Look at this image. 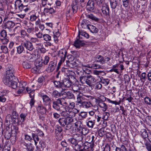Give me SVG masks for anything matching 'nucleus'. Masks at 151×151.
I'll return each instance as SVG.
<instances>
[{
    "label": "nucleus",
    "mask_w": 151,
    "mask_h": 151,
    "mask_svg": "<svg viewBox=\"0 0 151 151\" xmlns=\"http://www.w3.org/2000/svg\"><path fill=\"white\" fill-rule=\"evenodd\" d=\"M14 73V70L12 69L7 70L3 78V82L5 85L15 89L17 87V83L14 80V78H15Z\"/></svg>",
    "instance_id": "obj_1"
},
{
    "label": "nucleus",
    "mask_w": 151,
    "mask_h": 151,
    "mask_svg": "<svg viewBox=\"0 0 151 151\" xmlns=\"http://www.w3.org/2000/svg\"><path fill=\"white\" fill-rule=\"evenodd\" d=\"M142 147H146L148 151L151 150V145L148 138V134L145 129H142Z\"/></svg>",
    "instance_id": "obj_2"
},
{
    "label": "nucleus",
    "mask_w": 151,
    "mask_h": 151,
    "mask_svg": "<svg viewBox=\"0 0 151 151\" xmlns=\"http://www.w3.org/2000/svg\"><path fill=\"white\" fill-rule=\"evenodd\" d=\"M79 80L82 83L86 84L89 86H92L96 81L95 78L91 75L81 76L80 77Z\"/></svg>",
    "instance_id": "obj_3"
},
{
    "label": "nucleus",
    "mask_w": 151,
    "mask_h": 151,
    "mask_svg": "<svg viewBox=\"0 0 151 151\" xmlns=\"http://www.w3.org/2000/svg\"><path fill=\"white\" fill-rule=\"evenodd\" d=\"M57 58L51 59L50 61L46 68V71L48 73L53 72L55 70L57 64Z\"/></svg>",
    "instance_id": "obj_4"
},
{
    "label": "nucleus",
    "mask_w": 151,
    "mask_h": 151,
    "mask_svg": "<svg viewBox=\"0 0 151 151\" xmlns=\"http://www.w3.org/2000/svg\"><path fill=\"white\" fill-rule=\"evenodd\" d=\"M65 99L61 98L57 99L52 102V108L57 111H60V105L63 106Z\"/></svg>",
    "instance_id": "obj_5"
},
{
    "label": "nucleus",
    "mask_w": 151,
    "mask_h": 151,
    "mask_svg": "<svg viewBox=\"0 0 151 151\" xmlns=\"http://www.w3.org/2000/svg\"><path fill=\"white\" fill-rule=\"evenodd\" d=\"M26 90L28 93L29 94L30 97L31 98L29 102V104L31 107L34 106L35 102V100L34 99L35 91L34 90H32L30 88L26 87Z\"/></svg>",
    "instance_id": "obj_6"
},
{
    "label": "nucleus",
    "mask_w": 151,
    "mask_h": 151,
    "mask_svg": "<svg viewBox=\"0 0 151 151\" xmlns=\"http://www.w3.org/2000/svg\"><path fill=\"white\" fill-rule=\"evenodd\" d=\"M75 103L73 102H70L64 100L63 107L65 111H69L73 110L75 109Z\"/></svg>",
    "instance_id": "obj_7"
},
{
    "label": "nucleus",
    "mask_w": 151,
    "mask_h": 151,
    "mask_svg": "<svg viewBox=\"0 0 151 151\" xmlns=\"http://www.w3.org/2000/svg\"><path fill=\"white\" fill-rule=\"evenodd\" d=\"M1 38L0 40L1 42L4 44H7L9 42V39L7 37V32L4 30H2L0 32Z\"/></svg>",
    "instance_id": "obj_8"
},
{
    "label": "nucleus",
    "mask_w": 151,
    "mask_h": 151,
    "mask_svg": "<svg viewBox=\"0 0 151 151\" xmlns=\"http://www.w3.org/2000/svg\"><path fill=\"white\" fill-rule=\"evenodd\" d=\"M22 45L24 46V47L27 50L26 52L27 53L29 52L28 51H32L34 49L32 44L29 41H22Z\"/></svg>",
    "instance_id": "obj_9"
},
{
    "label": "nucleus",
    "mask_w": 151,
    "mask_h": 151,
    "mask_svg": "<svg viewBox=\"0 0 151 151\" xmlns=\"http://www.w3.org/2000/svg\"><path fill=\"white\" fill-rule=\"evenodd\" d=\"M12 137H13V143L15 142L16 140L17 135L19 132L18 127L14 125H13L11 127V132Z\"/></svg>",
    "instance_id": "obj_10"
},
{
    "label": "nucleus",
    "mask_w": 151,
    "mask_h": 151,
    "mask_svg": "<svg viewBox=\"0 0 151 151\" xmlns=\"http://www.w3.org/2000/svg\"><path fill=\"white\" fill-rule=\"evenodd\" d=\"M68 112L67 118L71 120L72 122L73 121V117L75 116L76 114L79 112V110L75 108L73 110L67 111Z\"/></svg>",
    "instance_id": "obj_11"
},
{
    "label": "nucleus",
    "mask_w": 151,
    "mask_h": 151,
    "mask_svg": "<svg viewBox=\"0 0 151 151\" xmlns=\"http://www.w3.org/2000/svg\"><path fill=\"white\" fill-rule=\"evenodd\" d=\"M58 122L60 125L63 127H65L66 124L72 122L67 117L60 118L59 119Z\"/></svg>",
    "instance_id": "obj_12"
},
{
    "label": "nucleus",
    "mask_w": 151,
    "mask_h": 151,
    "mask_svg": "<svg viewBox=\"0 0 151 151\" xmlns=\"http://www.w3.org/2000/svg\"><path fill=\"white\" fill-rule=\"evenodd\" d=\"M100 6H98L97 5V6L98 7H99L100 8L101 7H102L101 9L104 15L106 16H109V6L106 3H105V2L104 3V4H102Z\"/></svg>",
    "instance_id": "obj_13"
},
{
    "label": "nucleus",
    "mask_w": 151,
    "mask_h": 151,
    "mask_svg": "<svg viewBox=\"0 0 151 151\" xmlns=\"http://www.w3.org/2000/svg\"><path fill=\"white\" fill-rule=\"evenodd\" d=\"M93 99H94L95 101L98 105V106L102 109L103 111H105L107 109V106L105 103L101 100L94 98Z\"/></svg>",
    "instance_id": "obj_14"
},
{
    "label": "nucleus",
    "mask_w": 151,
    "mask_h": 151,
    "mask_svg": "<svg viewBox=\"0 0 151 151\" xmlns=\"http://www.w3.org/2000/svg\"><path fill=\"white\" fill-rule=\"evenodd\" d=\"M85 45V43L83 41L80 40V37L78 36L77 37L76 40L74 42L73 45L77 48H80L81 47Z\"/></svg>",
    "instance_id": "obj_15"
},
{
    "label": "nucleus",
    "mask_w": 151,
    "mask_h": 151,
    "mask_svg": "<svg viewBox=\"0 0 151 151\" xmlns=\"http://www.w3.org/2000/svg\"><path fill=\"white\" fill-rule=\"evenodd\" d=\"M83 149L87 150L89 148L91 151L93 150V148L94 147V143L93 142L90 143L89 142H86L84 143L82 142Z\"/></svg>",
    "instance_id": "obj_16"
},
{
    "label": "nucleus",
    "mask_w": 151,
    "mask_h": 151,
    "mask_svg": "<svg viewBox=\"0 0 151 151\" xmlns=\"http://www.w3.org/2000/svg\"><path fill=\"white\" fill-rule=\"evenodd\" d=\"M46 111V108L42 104L39 105L37 108V112L38 114L44 115Z\"/></svg>",
    "instance_id": "obj_17"
},
{
    "label": "nucleus",
    "mask_w": 151,
    "mask_h": 151,
    "mask_svg": "<svg viewBox=\"0 0 151 151\" xmlns=\"http://www.w3.org/2000/svg\"><path fill=\"white\" fill-rule=\"evenodd\" d=\"M40 96L42 98L43 102L45 104H47L50 103L51 99L48 96L42 93L40 94Z\"/></svg>",
    "instance_id": "obj_18"
},
{
    "label": "nucleus",
    "mask_w": 151,
    "mask_h": 151,
    "mask_svg": "<svg viewBox=\"0 0 151 151\" xmlns=\"http://www.w3.org/2000/svg\"><path fill=\"white\" fill-rule=\"evenodd\" d=\"M94 3L92 0H89L87 3L86 8L87 10L92 11L94 9Z\"/></svg>",
    "instance_id": "obj_19"
},
{
    "label": "nucleus",
    "mask_w": 151,
    "mask_h": 151,
    "mask_svg": "<svg viewBox=\"0 0 151 151\" xmlns=\"http://www.w3.org/2000/svg\"><path fill=\"white\" fill-rule=\"evenodd\" d=\"M62 81L63 88H69L71 86L72 82L71 81L68 79H64Z\"/></svg>",
    "instance_id": "obj_20"
},
{
    "label": "nucleus",
    "mask_w": 151,
    "mask_h": 151,
    "mask_svg": "<svg viewBox=\"0 0 151 151\" xmlns=\"http://www.w3.org/2000/svg\"><path fill=\"white\" fill-rule=\"evenodd\" d=\"M105 62L104 58L101 55H98L95 58V62L98 63L101 65L104 64Z\"/></svg>",
    "instance_id": "obj_21"
},
{
    "label": "nucleus",
    "mask_w": 151,
    "mask_h": 151,
    "mask_svg": "<svg viewBox=\"0 0 151 151\" xmlns=\"http://www.w3.org/2000/svg\"><path fill=\"white\" fill-rule=\"evenodd\" d=\"M26 85V83L25 82H23L20 83L19 89L17 91L18 94H19L23 92L24 91Z\"/></svg>",
    "instance_id": "obj_22"
},
{
    "label": "nucleus",
    "mask_w": 151,
    "mask_h": 151,
    "mask_svg": "<svg viewBox=\"0 0 151 151\" xmlns=\"http://www.w3.org/2000/svg\"><path fill=\"white\" fill-rule=\"evenodd\" d=\"M44 10V13L47 14H53L55 12V10L52 7L50 8H45Z\"/></svg>",
    "instance_id": "obj_23"
},
{
    "label": "nucleus",
    "mask_w": 151,
    "mask_h": 151,
    "mask_svg": "<svg viewBox=\"0 0 151 151\" xmlns=\"http://www.w3.org/2000/svg\"><path fill=\"white\" fill-rule=\"evenodd\" d=\"M17 11L19 12H22L23 11H24L25 12H26L28 11L29 9L27 7V5L24 6L23 4L19 7L17 9H15Z\"/></svg>",
    "instance_id": "obj_24"
},
{
    "label": "nucleus",
    "mask_w": 151,
    "mask_h": 151,
    "mask_svg": "<svg viewBox=\"0 0 151 151\" xmlns=\"http://www.w3.org/2000/svg\"><path fill=\"white\" fill-rule=\"evenodd\" d=\"M17 52L19 54L25 52V50L24 46L22 45V42L20 45L17 47Z\"/></svg>",
    "instance_id": "obj_25"
},
{
    "label": "nucleus",
    "mask_w": 151,
    "mask_h": 151,
    "mask_svg": "<svg viewBox=\"0 0 151 151\" xmlns=\"http://www.w3.org/2000/svg\"><path fill=\"white\" fill-rule=\"evenodd\" d=\"M78 9L77 2L75 1L71 5V9L69 10L68 12L69 13L70 11H72L73 13H75L77 12Z\"/></svg>",
    "instance_id": "obj_26"
},
{
    "label": "nucleus",
    "mask_w": 151,
    "mask_h": 151,
    "mask_svg": "<svg viewBox=\"0 0 151 151\" xmlns=\"http://www.w3.org/2000/svg\"><path fill=\"white\" fill-rule=\"evenodd\" d=\"M73 147L75 151H82L83 149L82 143L79 144L78 143L75 146H73Z\"/></svg>",
    "instance_id": "obj_27"
},
{
    "label": "nucleus",
    "mask_w": 151,
    "mask_h": 151,
    "mask_svg": "<svg viewBox=\"0 0 151 151\" xmlns=\"http://www.w3.org/2000/svg\"><path fill=\"white\" fill-rule=\"evenodd\" d=\"M75 126L77 128V130L79 131H81L83 128L82 122L80 121L76 122L75 123Z\"/></svg>",
    "instance_id": "obj_28"
},
{
    "label": "nucleus",
    "mask_w": 151,
    "mask_h": 151,
    "mask_svg": "<svg viewBox=\"0 0 151 151\" xmlns=\"http://www.w3.org/2000/svg\"><path fill=\"white\" fill-rule=\"evenodd\" d=\"M72 90L74 93L76 92L77 95L78 94H81L80 92V88L78 85L77 84H73L72 86Z\"/></svg>",
    "instance_id": "obj_29"
},
{
    "label": "nucleus",
    "mask_w": 151,
    "mask_h": 151,
    "mask_svg": "<svg viewBox=\"0 0 151 151\" xmlns=\"http://www.w3.org/2000/svg\"><path fill=\"white\" fill-rule=\"evenodd\" d=\"M50 57L48 55H45L44 56L41 60V61H43L44 63V65H47L48 63L50 62Z\"/></svg>",
    "instance_id": "obj_30"
},
{
    "label": "nucleus",
    "mask_w": 151,
    "mask_h": 151,
    "mask_svg": "<svg viewBox=\"0 0 151 151\" xmlns=\"http://www.w3.org/2000/svg\"><path fill=\"white\" fill-rule=\"evenodd\" d=\"M54 86L55 87L58 88H63L62 81H53Z\"/></svg>",
    "instance_id": "obj_31"
},
{
    "label": "nucleus",
    "mask_w": 151,
    "mask_h": 151,
    "mask_svg": "<svg viewBox=\"0 0 151 151\" xmlns=\"http://www.w3.org/2000/svg\"><path fill=\"white\" fill-rule=\"evenodd\" d=\"M24 145L26 147V149L27 151H34V147L31 143H26L24 142Z\"/></svg>",
    "instance_id": "obj_32"
},
{
    "label": "nucleus",
    "mask_w": 151,
    "mask_h": 151,
    "mask_svg": "<svg viewBox=\"0 0 151 151\" xmlns=\"http://www.w3.org/2000/svg\"><path fill=\"white\" fill-rule=\"evenodd\" d=\"M22 65L24 68L25 69H30L32 67V65L30 62L28 61H25L23 62Z\"/></svg>",
    "instance_id": "obj_33"
},
{
    "label": "nucleus",
    "mask_w": 151,
    "mask_h": 151,
    "mask_svg": "<svg viewBox=\"0 0 151 151\" xmlns=\"http://www.w3.org/2000/svg\"><path fill=\"white\" fill-rule=\"evenodd\" d=\"M60 57L61 58V59L60 60L58 64V66L57 67V70H58L60 66L61 65V64H62V63L63 62L65 59L66 58V54L65 53V54L63 55H60Z\"/></svg>",
    "instance_id": "obj_34"
},
{
    "label": "nucleus",
    "mask_w": 151,
    "mask_h": 151,
    "mask_svg": "<svg viewBox=\"0 0 151 151\" xmlns=\"http://www.w3.org/2000/svg\"><path fill=\"white\" fill-rule=\"evenodd\" d=\"M32 139L35 142V145H37V144L38 142L39 141L40 138L35 133H33L32 134Z\"/></svg>",
    "instance_id": "obj_35"
},
{
    "label": "nucleus",
    "mask_w": 151,
    "mask_h": 151,
    "mask_svg": "<svg viewBox=\"0 0 151 151\" xmlns=\"http://www.w3.org/2000/svg\"><path fill=\"white\" fill-rule=\"evenodd\" d=\"M12 115V118L14 119H17L18 117V114L16 112L15 107L14 106L12 109L10 110Z\"/></svg>",
    "instance_id": "obj_36"
},
{
    "label": "nucleus",
    "mask_w": 151,
    "mask_h": 151,
    "mask_svg": "<svg viewBox=\"0 0 151 151\" xmlns=\"http://www.w3.org/2000/svg\"><path fill=\"white\" fill-rule=\"evenodd\" d=\"M5 137L7 139H9L10 138H11V142L13 143V137H12V134L11 133H10V132L8 131H6L5 132V134L4 135Z\"/></svg>",
    "instance_id": "obj_37"
},
{
    "label": "nucleus",
    "mask_w": 151,
    "mask_h": 151,
    "mask_svg": "<svg viewBox=\"0 0 151 151\" xmlns=\"http://www.w3.org/2000/svg\"><path fill=\"white\" fill-rule=\"evenodd\" d=\"M67 141L70 144L72 145H74V146H75L78 143L76 139L73 137H70L68 138Z\"/></svg>",
    "instance_id": "obj_38"
},
{
    "label": "nucleus",
    "mask_w": 151,
    "mask_h": 151,
    "mask_svg": "<svg viewBox=\"0 0 151 151\" xmlns=\"http://www.w3.org/2000/svg\"><path fill=\"white\" fill-rule=\"evenodd\" d=\"M27 115V114L26 113H21L20 115V117L21 118L20 121L18 122L17 123L19 124L20 122H21V123L23 122L26 119Z\"/></svg>",
    "instance_id": "obj_39"
},
{
    "label": "nucleus",
    "mask_w": 151,
    "mask_h": 151,
    "mask_svg": "<svg viewBox=\"0 0 151 151\" xmlns=\"http://www.w3.org/2000/svg\"><path fill=\"white\" fill-rule=\"evenodd\" d=\"M83 108H88L91 106V103L90 102L83 101L81 104Z\"/></svg>",
    "instance_id": "obj_40"
},
{
    "label": "nucleus",
    "mask_w": 151,
    "mask_h": 151,
    "mask_svg": "<svg viewBox=\"0 0 151 151\" xmlns=\"http://www.w3.org/2000/svg\"><path fill=\"white\" fill-rule=\"evenodd\" d=\"M87 113L85 112H81L78 115L79 118L81 120L86 118L87 117Z\"/></svg>",
    "instance_id": "obj_41"
},
{
    "label": "nucleus",
    "mask_w": 151,
    "mask_h": 151,
    "mask_svg": "<svg viewBox=\"0 0 151 151\" xmlns=\"http://www.w3.org/2000/svg\"><path fill=\"white\" fill-rule=\"evenodd\" d=\"M4 6L3 4L2 0H0V11L1 12V15H3L4 14Z\"/></svg>",
    "instance_id": "obj_42"
},
{
    "label": "nucleus",
    "mask_w": 151,
    "mask_h": 151,
    "mask_svg": "<svg viewBox=\"0 0 151 151\" xmlns=\"http://www.w3.org/2000/svg\"><path fill=\"white\" fill-rule=\"evenodd\" d=\"M118 0H110V3L111 8L113 9H115L117 5Z\"/></svg>",
    "instance_id": "obj_43"
},
{
    "label": "nucleus",
    "mask_w": 151,
    "mask_h": 151,
    "mask_svg": "<svg viewBox=\"0 0 151 151\" xmlns=\"http://www.w3.org/2000/svg\"><path fill=\"white\" fill-rule=\"evenodd\" d=\"M80 35L83 36L87 39L89 37V34L85 32H80L79 31L78 35V36H79L80 37Z\"/></svg>",
    "instance_id": "obj_44"
},
{
    "label": "nucleus",
    "mask_w": 151,
    "mask_h": 151,
    "mask_svg": "<svg viewBox=\"0 0 151 151\" xmlns=\"http://www.w3.org/2000/svg\"><path fill=\"white\" fill-rule=\"evenodd\" d=\"M89 28L90 29V31L93 33H96L98 31V29L92 25H91Z\"/></svg>",
    "instance_id": "obj_45"
},
{
    "label": "nucleus",
    "mask_w": 151,
    "mask_h": 151,
    "mask_svg": "<svg viewBox=\"0 0 151 151\" xmlns=\"http://www.w3.org/2000/svg\"><path fill=\"white\" fill-rule=\"evenodd\" d=\"M100 82L105 86L108 85L109 83V80L107 78H103L101 79Z\"/></svg>",
    "instance_id": "obj_46"
},
{
    "label": "nucleus",
    "mask_w": 151,
    "mask_h": 151,
    "mask_svg": "<svg viewBox=\"0 0 151 151\" xmlns=\"http://www.w3.org/2000/svg\"><path fill=\"white\" fill-rule=\"evenodd\" d=\"M22 1L21 0H16L15 1L14 4V9H16L17 8L19 7L22 5L23 4L22 3Z\"/></svg>",
    "instance_id": "obj_47"
},
{
    "label": "nucleus",
    "mask_w": 151,
    "mask_h": 151,
    "mask_svg": "<svg viewBox=\"0 0 151 151\" xmlns=\"http://www.w3.org/2000/svg\"><path fill=\"white\" fill-rule=\"evenodd\" d=\"M86 17L89 19L93 20H95L96 21H98L99 20V18H97L95 16L93 15L92 14H90L86 15Z\"/></svg>",
    "instance_id": "obj_48"
},
{
    "label": "nucleus",
    "mask_w": 151,
    "mask_h": 151,
    "mask_svg": "<svg viewBox=\"0 0 151 151\" xmlns=\"http://www.w3.org/2000/svg\"><path fill=\"white\" fill-rule=\"evenodd\" d=\"M104 128H101L98 131V134L99 136L102 137L106 134V132L104 130Z\"/></svg>",
    "instance_id": "obj_49"
},
{
    "label": "nucleus",
    "mask_w": 151,
    "mask_h": 151,
    "mask_svg": "<svg viewBox=\"0 0 151 151\" xmlns=\"http://www.w3.org/2000/svg\"><path fill=\"white\" fill-rule=\"evenodd\" d=\"M76 139L77 141L78 142L82 141L83 139V135L82 134H76Z\"/></svg>",
    "instance_id": "obj_50"
},
{
    "label": "nucleus",
    "mask_w": 151,
    "mask_h": 151,
    "mask_svg": "<svg viewBox=\"0 0 151 151\" xmlns=\"http://www.w3.org/2000/svg\"><path fill=\"white\" fill-rule=\"evenodd\" d=\"M95 63L96 62H95V61L93 63L91 67L93 68L94 69H99L101 68L102 65L98 63Z\"/></svg>",
    "instance_id": "obj_51"
},
{
    "label": "nucleus",
    "mask_w": 151,
    "mask_h": 151,
    "mask_svg": "<svg viewBox=\"0 0 151 151\" xmlns=\"http://www.w3.org/2000/svg\"><path fill=\"white\" fill-rule=\"evenodd\" d=\"M93 73L94 75H102V76H104L105 74V72L103 71H98L97 70H93Z\"/></svg>",
    "instance_id": "obj_52"
},
{
    "label": "nucleus",
    "mask_w": 151,
    "mask_h": 151,
    "mask_svg": "<svg viewBox=\"0 0 151 151\" xmlns=\"http://www.w3.org/2000/svg\"><path fill=\"white\" fill-rule=\"evenodd\" d=\"M43 40L45 41H50L51 40V37L48 34H44L43 35Z\"/></svg>",
    "instance_id": "obj_53"
},
{
    "label": "nucleus",
    "mask_w": 151,
    "mask_h": 151,
    "mask_svg": "<svg viewBox=\"0 0 151 151\" xmlns=\"http://www.w3.org/2000/svg\"><path fill=\"white\" fill-rule=\"evenodd\" d=\"M95 138V137L93 135H91L90 136H88L87 137L86 139L88 140V142L90 143H94V140Z\"/></svg>",
    "instance_id": "obj_54"
},
{
    "label": "nucleus",
    "mask_w": 151,
    "mask_h": 151,
    "mask_svg": "<svg viewBox=\"0 0 151 151\" xmlns=\"http://www.w3.org/2000/svg\"><path fill=\"white\" fill-rule=\"evenodd\" d=\"M52 95L54 97L58 98L60 96V93L56 90L54 91L52 93Z\"/></svg>",
    "instance_id": "obj_55"
},
{
    "label": "nucleus",
    "mask_w": 151,
    "mask_h": 151,
    "mask_svg": "<svg viewBox=\"0 0 151 151\" xmlns=\"http://www.w3.org/2000/svg\"><path fill=\"white\" fill-rule=\"evenodd\" d=\"M12 115L10 114H8L6 118V122L7 123H8L9 122V123H10L12 122Z\"/></svg>",
    "instance_id": "obj_56"
},
{
    "label": "nucleus",
    "mask_w": 151,
    "mask_h": 151,
    "mask_svg": "<svg viewBox=\"0 0 151 151\" xmlns=\"http://www.w3.org/2000/svg\"><path fill=\"white\" fill-rule=\"evenodd\" d=\"M9 91L8 90H4L0 92V96H7V95L8 94L9 92Z\"/></svg>",
    "instance_id": "obj_57"
},
{
    "label": "nucleus",
    "mask_w": 151,
    "mask_h": 151,
    "mask_svg": "<svg viewBox=\"0 0 151 151\" xmlns=\"http://www.w3.org/2000/svg\"><path fill=\"white\" fill-rule=\"evenodd\" d=\"M55 132L56 134H60L62 131V127L59 126H57L55 129Z\"/></svg>",
    "instance_id": "obj_58"
},
{
    "label": "nucleus",
    "mask_w": 151,
    "mask_h": 151,
    "mask_svg": "<svg viewBox=\"0 0 151 151\" xmlns=\"http://www.w3.org/2000/svg\"><path fill=\"white\" fill-rule=\"evenodd\" d=\"M21 37L25 38L26 37H28L29 35L24 30H22L20 32Z\"/></svg>",
    "instance_id": "obj_59"
},
{
    "label": "nucleus",
    "mask_w": 151,
    "mask_h": 151,
    "mask_svg": "<svg viewBox=\"0 0 151 151\" xmlns=\"http://www.w3.org/2000/svg\"><path fill=\"white\" fill-rule=\"evenodd\" d=\"M109 115V113L107 112H105L104 113L103 116L102 118L104 120H106L108 118Z\"/></svg>",
    "instance_id": "obj_60"
},
{
    "label": "nucleus",
    "mask_w": 151,
    "mask_h": 151,
    "mask_svg": "<svg viewBox=\"0 0 151 151\" xmlns=\"http://www.w3.org/2000/svg\"><path fill=\"white\" fill-rule=\"evenodd\" d=\"M94 124V122L92 121H89L86 124V125L90 128H93Z\"/></svg>",
    "instance_id": "obj_61"
},
{
    "label": "nucleus",
    "mask_w": 151,
    "mask_h": 151,
    "mask_svg": "<svg viewBox=\"0 0 151 151\" xmlns=\"http://www.w3.org/2000/svg\"><path fill=\"white\" fill-rule=\"evenodd\" d=\"M81 133L83 135H86L88 132V130L86 128L83 127L81 131Z\"/></svg>",
    "instance_id": "obj_62"
},
{
    "label": "nucleus",
    "mask_w": 151,
    "mask_h": 151,
    "mask_svg": "<svg viewBox=\"0 0 151 151\" xmlns=\"http://www.w3.org/2000/svg\"><path fill=\"white\" fill-rule=\"evenodd\" d=\"M66 95L69 99H72L74 97V95L73 93L69 91H68L66 93Z\"/></svg>",
    "instance_id": "obj_63"
},
{
    "label": "nucleus",
    "mask_w": 151,
    "mask_h": 151,
    "mask_svg": "<svg viewBox=\"0 0 151 151\" xmlns=\"http://www.w3.org/2000/svg\"><path fill=\"white\" fill-rule=\"evenodd\" d=\"M146 123L151 126V118L150 116H147L145 119Z\"/></svg>",
    "instance_id": "obj_64"
}]
</instances>
